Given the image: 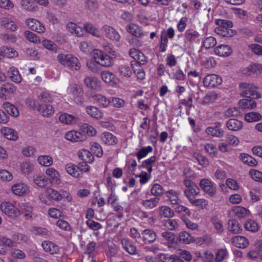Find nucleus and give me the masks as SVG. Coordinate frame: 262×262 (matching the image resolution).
<instances>
[{
  "mask_svg": "<svg viewBox=\"0 0 262 262\" xmlns=\"http://www.w3.org/2000/svg\"><path fill=\"white\" fill-rule=\"evenodd\" d=\"M100 138L102 142L107 145H113L118 142L117 137L110 132L103 133Z\"/></svg>",
  "mask_w": 262,
  "mask_h": 262,
  "instance_id": "16",
  "label": "nucleus"
},
{
  "mask_svg": "<svg viewBox=\"0 0 262 262\" xmlns=\"http://www.w3.org/2000/svg\"><path fill=\"white\" fill-rule=\"evenodd\" d=\"M200 185L201 188L209 195L212 196L215 194V184L210 180L206 179L201 180Z\"/></svg>",
  "mask_w": 262,
  "mask_h": 262,
  "instance_id": "6",
  "label": "nucleus"
},
{
  "mask_svg": "<svg viewBox=\"0 0 262 262\" xmlns=\"http://www.w3.org/2000/svg\"><path fill=\"white\" fill-rule=\"evenodd\" d=\"M93 100L103 107H107L111 103V100L100 94H93L91 96Z\"/></svg>",
  "mask_w": 262,
  "mask_h": 262,
  "instance_id": "25",
  "label": "nucleus"
},
{
  "mask_svg": "<svg viewBox=\"0 0 262 262\" xmlns=\"http://www.w3.org/2000/svg\"><path fill=\"white\" fill-rule=\"evenodd\" d=\"M184 192L185 196L190 202L199 193V188L197 186L193 185L192 187L185 189Z\"/></svg>",
  "mask_w": 262,
  "mask_h": 262,
  "instance_id": "31",
  "label": "nucleus"
},
{
  "mask_svg": "<svg viewBox=\"0 0 262 262\" xmlns=\"http://www.w3.org/2000/svg\"><path fill=\"white\" fill-rule=\"evenodd\" d=\"M102 31L105 36L111 40L118 41L120 39L118 32L108 25H104L102 28Z\"/></svg>",
  "mask_w": 262,
  "mask_h": 262,
  "instance_id": "7",
  "label": "nucleus"
},
{
  "mask_svg": "<svg viewBox=\"0 0 262 262\" xmlns=\"http://www.w3.org/2000/svg\"><path fill=\"white\" fill-rule=\"evenodd\" d=\"M8 73L11 79L14 82L17 83L21 82L22 78L17 68L13 67H11L8 71Z\"/></svg>",
  "mask_w": 262,
  "mask_h": 262,
  "instance_id": "32",
  "label": "nucleus"
},
{
  "mask_svg": "<svg viewBox=\"0 0 262 262\" xmlns=\"http://www.w3.org/2000/svg\"><path fill=\"white\" fill-rule=\"evenodd\" d=\"M79 158L85 161L86 163H91L93 161L94 157L89 150L86 149H82L79 151Z\"/></svg>",
  "mask_w": 262,
  "mask_h": 262,
  "instance_id": "44",
  "label": "nucleus"
},
{
  "mask_svg": "<svg viewBox=\"0 0 262 262\" xmlns=\"http://www.w3.org/2000/svg\"><path fill=\"white\" fill-rule=\"evenodd\" d=\"M232 210L236 216L239 219L244 217L248 213V210L242 206H235L233 208Z\"/></svg>",
  "mask_w": 262,
  "mask_h": 262,
  "instance_id": "62",
  "label": "nucleus"
},
{
  "mask_svg": "<svg viewBox=\"0 0 262 262\" xmlns=\"http://www.w3.org/2000/svg\"><path fill=\"white\" fill-rule=\"evenodd\" d=\"M152 150V147L151 146L143 147L136 153L135 155L138 160H140L146 157L149 153L151 152Z\"/></svg>",
  "mask_w": 262,
  "mask_h": 262,
  "instance_id": "41",
  "label": "nucleus"
},
{
  "mask_svg": "<svg viewBox=\"0 0 262 262\" xmlns=\"http://www.w3.org/2000/svg\"><path fill=\"white\" fill-rule=\"evenodd\" d=\"M1 24L3 27L11 31H15L17 29V26L15 22L8 18H2L1 21Z\"/></svg>",
  "mask_w": 262,
  "mask_h": 262,
  "instance_id": "37",
  "label": "nucleus"
},
{
  "mask_svg": "<svg viewBox=\"0 0 262 262\" xmlns=\"http://www.w3.org/2000/svg\"><path fill=\"white\" fill-rule=\"evenodd\" d=\"M11 190L15 195L20 196L27 195L30 191L29 187L23 183H18L13 185Z\"/></svg>",
  "mask_w": 262,
  "mask_h": 262,
  "instance_id": "10",
  "label": "nucleus"
},
{
  "mask_svg": "<svg viewBox=\"0 0 262 262\" xmlns=\"http://www.w3.org/2000/svg\"><path fill=\"white\" fill-rule=\"evenodd\" d=\"M261 118L260 114L256 112L247 113L245 116V120L248 122H252L259 121Z\"/></svg>",
  "mask_w": 262,
  "mask_h": 262,
  "instance_id": "57",
  "label": "nucleus"
},
{
  "mask_svg": "<svg viewBox=\"0 0 262 262\" xmlns=\"http://www.w3.org/2000/svg\"><path fill=\"white\" fill-rule=\"evenodd\" d=\"M102 79L106 83L111 85L117 84L118 79L116 75L111 72L104 71L101 74Z\"/></svg>",
  "mask_w": 262,
  "mask_h": 262,
  "instance_id": "14",
  "label": "nucleus"
},
{
  "mask_svg": "<svg viewBox=\"0 0 262 262\" xmlns=\"http://www.w3.org/2000/svg\"><path fill=\"white\" fill-rule=\"evenodd\" d=\"M241 160L246 164L252 167L257 166V161L249 155L245 153H242L239 156Z\"/></svg>",
  "mask_w": 262,
  "mask_h": 262,
  "instance_id": "33",
  "label": "nucleus"
},
{
  "mask_svg": "<svg viewBox=\"0 0 262 262\" xmlns=\"http://www.w3.org/2000/svg\"><path fill=\"white\" fill-rule=\"evenodd\" d=\"M120 75L124 77H130L132 75V70L128 65L122 64L118 68Z\"/></svg>",
  "mask_w": 262,
  "mask_h": 262,
  "instance_id": "45",
  "label": "nucleus"
},
{
  "mask_svg": "<svg viewBox=\"0 0 262 262\" xmlns=\"http://www.w3.org/2000/svg\"><path fill=\"white\" fill-rule=\"evenodd\" d=\"M156 232L152 229L148 228L142 230L141 239L145 244L153 243L157 238Z\"/></svg>",
  "mask_w": 262,
  "mask_h": 262,
  "instance_id": "11",
  "label": "nucleus"
},
{
  "mask_svg": "<svg viewBox=\"0 0 262 262\" xmlns=\"http://www.w3.org/2000/svg\"><path fill=\"white\" fill-rule=\"evenodd\" d=\"M245 229L252 232H255L258 230V224L254 220H249L244 224Z\"/></svg>",
  "mask_w": 262,
  "mask_h": 262,
  "instance_id": "49",
  "label": "nucleus"
},
{
  "mask_svg": "<svg viewBox=\"0 0 262 262\" xmlns=\"http://www.w3.org/2000/svg\"><path fill=\"white\" fill-rule=\"evenodd\" d=\"M93 57L94 60H97V62L103 67H111L113 64L112 58L101 50H94L93 51Z\"/></svg>",
  "mask_w": 262,
  "mask_h": 262,
  "instance_id": "3",
  "label": "nucleus"
},
{
  "mask_svg": "<svg viewBox=\"0 0 262 262\" xmlns=\"http://www.w3.org/2000/svg\"><path fill=\"white\" fill-rule=\"evenodd\" d=\"M239 87L244 90L241 93L243 97L252 99L260 97V94L256 91V87L252 84L243 82L239 84Z\"/></svg>",
  "mask_w": 262,
  "mask_h": 262,
  "instance_id": "2",
  "label": "nucleus"
},
{
  "mask_svg": "<svg viewBox=\"0 0 262 262\" xmlns=\"http://www.w3.org/2000/svg\"><path fill=\"white\" fill-rule=\"evenodd\" d=\"M84 28L86 32L90 33L93 36L98 38L101 37V34L99 30L93 24L86 23L84 25Z\"/></svg>",
  "mask_w": 262,
  "mask_h": 262,
  "instance_id": "42",
  "label": "nucleus"
},
{
  "mask_svg": "<svg viewBox=\"0 0 262 262\" xmlns=\"http://www.w3.org/2000/svg\"><path fill=\"white\" fill-rule=\"evenodd\" d=\"M216 44V39L212 36H209L205 38L202 42V45L206 50L213 48Z\"/></svg>",
  "mask_w": 262,
  "mask_h": 262,
  "instance_id": "51",
  "label": "nucleus"
},
{
  "mask_svg": "<svg viewBox=\"0 0 262 262\" xmlns=\"http://www.w3.org/2000/svg\"><path fill=\"white\" fill-rule=\"evenodd\" d=\"M159 200L160 199L157 197L143 200L142 201V205L146 209H151L158 205Z\"/></svg>",
  "mask_w": 262,
  "mask_h": 262,
  "instance_id": "34",
  "label": "nucleus"
},
{
  "mask_svg": "<svg viewBox=\"0 0 262 262\" xmlns=\"http://www.w3.org/2000/svg\"><path fill=\"white\" fill-rule=\"evenodd\" d=\"M222 79L219 75L212 74L206 76L203 79L205 87H214L221 84Z\"/></svg>",
  "mask_w": 262,
  "mask_h": 262,
  "instance_id": "8",
  "label": "nucleus"
},
{
  "mask_svg": "<svg viewBox=\"0 0 262 262\" xmlns=\"http://www.w3.org/2000/svg\"><path fill=\"white\" fill-rule=\"evenodd\" d=\"M33 181L35 184L39 187L43 188L49 184V180L44 176L39 174L34 175Z\"/></svg>",
  "mask_w": 262,
  "mask_h": 262,
  "instance_id": "36",
  "label": "nucleus"
},
{
  "mask_svg": "<svg viewBox=\"0 0 262 262\" xmlns=\"http://www.w3.org/2000/svg\"><path fill=\"white\" fill-rule=\"evenodd\" d=\"M85 111L88 115L96 119H102L103 117V113L97 107L94 106H88Z\"/></svg>",
  "mask_w": 262,
  "mask_h": 262,
  "instance_id": "27",
  "label": "nucleus"
},
{
  "mask_svg": "<svg viewBox=\"0 0 262 262\" xmlns=\"http://www.w3.org/2000/svg\"><path fill=\"white\" fill-rule=\"evenodd\" d=\"M200 34L193 28L187 29L184 34V40L185 43H193L200 41Z\"/></svg>",
  "mask_w": 262,
  "mask_h": 262,
  "instance_id": "4",
  "label": "nucleus"
},
{
  "mask_svg": "<svg viewBox=\"0 0 262 262\" xmlns=\"http://www.w3.org/2000/svg\"><path fill=\"white\" fill-rule=\"evenodd\" d=\"M38 162L44 166H49L53 163V158L49 156H41L37 159Z\"/></svg>",
  "mask_w": 262,
  "mask_h": 262,
  "instance_id": "56",
  "label": "nucleus"
},
{
  "mask_svg": "<svg viewBox=\"0 0 262 262\" xmlns=\"http://www.w3.org/2000/svg\"><path fill=\"white\" fill-rule=\"evenodd\" d=\"M47 193L51 199L60 201L62 199L61 194L57 190L52 188H49L47 190Z\"/></svg>",
  "mask_w": 262,
  "mask_h": 262,
  "instance_id": "63",
  "label": "nucleus"
},
{
  "mask_svg": "<svg viewBox=\"0 0 262 262\" xmlns=\"http://www.w3.org/2000/svg\"><path fill=\"white\" fill-rule=\"evenodd\" d=\"M20 211L27 218L32 216L33 208L28 203H23L20 204Z\"/></svg>",
  "mask_w": 262,
  "mask_h": 262,
  "instance_id": "39",
  "label": "nucleus"
},
{
  "mask_svg": "<svg viewBox=\"0 0 262 262\" xmlns=\"http://www.w3.org/2000/svg\"><path fill=\"white\" fill-rule=\"evenodd\" d=\"M59 121L66 124H73L77 122L78 117L68 113H62L59 116Z\"/></svg>",
  "mask_w": 262,
  "mask_h": 262,
  "instance_id": "22",
  "label": "nucleus"
},
{
  "mask_svg": "<svg viewBox=\"0 0 262 262\" xmlns=\"http://www.w3.org/2000/svg\"><path fill=\"white\" fill-rule=\"evenodd\" d=\"M190 202L193 206L197 207L200 209H204L206 208L208 204V201L204 199H193L190 201Z\"/></svg>",
  "mask_w": 262,
  "mask_h": 262,
  "instance_id": "55",
  "label": "nucleus"
},
{
  "mask_svg": "<svg viewBox=\"0 0 262 262\" xmlns=\"http://www.w3.org/2000/svg\"><path fill=\"white\" fill-rule=\"evenodd\" d=\"M67 172L71 176L75 178L81 177V170L80 167L75 164L70 163L67 164L65 166Z\"/></svg>",
  "mask_w": 262,
  "mask_h": 262,
  "instance_id": "15",
  "label": "nucleus"
},
{
  "mask_svg": "<svg viewBox=\"0 0 262 262\" xmlns=\"http://www.w3.org/2000/svg\"><path fill=\"white\" fill-rule=\"evenodd\" d=\"M123 248L129 254L135 255L137 253V248L133 242L127 238H123L121 240Z\"/></svg>",
  "mask_w": 262,
  "mask_h": 262,
  "instance_id": "13",
  "label": "nucleus"
},
{
  "mask_svg": "<svg viewBox=\"0 0 262 262\" xmlns=\"http://www.w3.org/2000/svg\"><path fill=\"white\" fill-rule=\"evenodd\" d=\"M58 62L71 70L78 71L80 69L81 64L78 59L70 54H59L57 56Z\"/></svg>",
  "mask_w": 262,
  "mask_h": 262,
  "instance_id": "1",
  "label": "nucleus"
},
{
  "mask_svg": "<svg viewBox=\"0 0 262 262\" xmlns=\"http://www.w3.org/2000/svg\"><path fill=\"white\" fill-rule=\"evenodd\" d=\"M167 73L170 78H173L178 81H184L186 79V75L179 67L173 73L172 77L169 72H167Z\"/></svg>",
  "mask_w": 262,
  "mask_h": 262,
  "instance_id": "47",
  "label": "nucleus"
},
{
  "mask_svg": "<svg viewBox=\"0 0 262 262\" xmlns=\"http://www.w3.org/2000/svg\"><path fill=\"white\" fill-rule=\"evenodd\" d=\"M4 107L5 111L10 115L13 117L19 116V113L18 108L10 102H6L4 103Z\"/></svg>",
  "mask_w": 262,
  "mask_h": 262,
  "instance_id": "38",
  "label": "nucleus"
},
{
  "mask_svg": "<svg viewBox=\"0 0 262 262\" xmlns=\"http://www.w3.org/2000/svg\"><path fill=\"white\" fill-rule=\"evenodd\" d=\"M215 32L223 37H230L235 34V31L229 28L221 29V27H216Z\"/></svg>",
  "mask_w": 262,
  "mask_h": 262,
  "instance_id": "46",
  "label": "nucleus"
},
{
  "mask_svg": "<svg viewBox=\"0 0 262 262\" xmlns=\"http://www.w3.org/2000/svg\"><path fill=\"white\" fill-rule=\"evenodd\" d=\"M84 83L90 89L98 91L101 89L100 82L95 77L88 76L85 77L84 79Z\"/></svg>",
  "mask_w": 262,
  "mask_h": 262,
  "instance_id": "17",
  "label": "nucleus"
},
{
  "mask_svg": "<svg viewBox=\"0 0 262 262\" xmlns=\"http://www.w3.org/2000/svg\"><path fill=\"white\" fill-rule=\"evenodd\" d=\"M2 211L6 215L11 217H17L19 211L15 206L9 202H4L1 204Z\"/></svg>",
  "mask_w": 262,
  "mask_h": 262,
  "instance_id": "5",
  "label": "nucleus"
},
{
  "mask_svg": "<svg viewBox=\"0 0 262 262\" xmlns=\"http://www.w3.org/2000/svg\"><path fill=\"white\" fill-rule=\"evenodd\" d=\"M37 109L42 113V115L45 117L51 116L53 115L54 112L53 107L48 104H40Z\"/></svg>",
  "mask_w": 262,
  "mask_h": 262,
  "instance_id": "30",
  "label": "nucleus"
},
{
  "mask_svg": "<svg viewBox=\"0 0 262 262\" xmlns=\"http://www.w3.org/2000/svg\"><path fill=\"white\" fill-rule=\"evenodd\" d=\"M215 53L219 56H228L232 53L231 48L227 45H221L214 49Z\"/></svg>",
  "mask_w": 262,
  "mask_h": 262,
  "instance_id": "21",
  "label": "nucleus"
},
{
  "mask_svg": "<svg viewBox=\"0 0 262 262\" xmlns=\"http://www.w3.org/2000/svg\"><path fill=\"white\" fill-rule=\"evenodd\" d=\"M226 126L230 130L238 131L243 128V122L235 119H230L227 122Z\"/></svg>",
  "mask_w": 262,
  "mask_h": 262,
  "instance_id": "29",
  "label": "nucleus"
},
{
  "mask_svg": "<svg viewBox=\"0 0 262 262\" xmlns=\"http://www.w3.org/2000/svg\"><path fill=\"white\" fill-rule=\"evenodd\" d=\"M228 257V253L226 249H219L216 253L215 260L216 262H222Z\"/></svg>",
  "mask_w": 262,
  "mask_h": 262,
  "instance_id": "53",
  "label": "nucleus"
},
{
  "mask_svg": "<svg viewBox=\"0 0 262 262\" xmlns=\"http://www.w3.org/2000/svg\"><path fill=\"white\" fill-rule=\"evenodd\" d=\"M126 30L133 35L140 38L144 35L142 29L135 24H130L126 26Z\"/></svg>",
  "mask_w": 262,
  "mask_h": 262,
  "instance_id": "24",
  "label": "nucleus"
},
{
  "mask_svg": "<svg viewBox=\"0 0 262 262\" xmlns=\"http://www.w3.org/2000/svg\"><path fill=\"white\" fill-rule=\"evenodd\" d=\"M25 22L30 29L38 33H43L46 31V28L44 25L34 18H28Z\"/></svg>",
  "mask_w": 262,
  "mask_h": 262,
  "instance_id": "9",
  "label": "nucleus"
},
{
  "mask_svg": "<svg viewBox=\"0 0 262 262\" xmlns=\"http://www.w3.org/2000/svg\"><path fill=\"white\" fill-rule=\"evenodd\" d=\"M228 230L233 234H237L241 229L238 223L234 220H231L228 222Z\"/></svg>",
  "mask_w": 262,
  "mask_h": 262,
  "instance_id": "50",
  "label": "nucleus"
},
{
  "mask_svg": "<svg viewBox=\"0 0 262 262\" xmlns=\"http://www.w3.org/2000/svg\"><path fill=\"white\" fill-rule=\"evenodd\" d=\"M239 105L243 108L252 109L256 106L255 101L252 98H246L239 101Z\"/></svg>",
  "mask_w": 262,
  "mask_h": 262,
  "instance_id": "35",
  "label": "nucleus"
},
{
  "mask_svg": "<svg viewBox=\"0 0 262 262\" xmlns=\"http://www.w3.org/2000/svg\"><path fill=\"white\" fill-rule=\"evenodd\" d=\"M1 132L3 136L9 140L16 141L18 139L17 132L11 128L3 127Z\"/></svg>",
  "mask_w": 262,
  "mask_h": 262,
  "instance_id": "19",
  "label": "nucleus"
},
{
  "mask_svg": "<svg viewBox=\"0 0 262 262\" xmlns=\"http://www.w3.org/2000/svg\"><path fill=\"white\" fill-rule=\"evenodd\" d=\"M1 49L2 57L6 56L8 58H13L17 57L18 55V52L11 47L4 46Z\"/></svg>",
  "mask_w": 262,
  "mask_h": 262,
  "instance_id": "40",
  "label": "nucleus"
},
{
  "mask_svg": "<svg viewBox=\"0 0 262 262\" xmlns=\"http://www.w3.org/2000/svg\"><path fill=\"white\" fill-rule=\"evenodd\" d=\"M161 214L164 217L171 218L174 216V211L169 207L163 206L159 208Z\"/></svg>",
  "mask_w": 262,
  "mask_h": 262,
  "instance_id": "59",
  "label": "nucleus"
},
{
  "mask_svg": "<svg viewBox=\"0 0 262 262\" xmlns=\"http://www.w3.org/2000/svg\"><path fill=\"white\" fill-rule=\"evenodd\" d=\"M206 133L208 135L216 137H222L224 135V131L221 128V123H217L214 126L208 127L206 129Z\"/></svg>",
  "mask_w": 262,
  "mask_h": 262,
  "instance_id": "20",
  "label": "nucleus"
},
{
  "mask_svg": "<svg viewBox=\"0 0 262 262\" xmlns=\"http://www.w3.org/2000/svg\"><path fill=\"white\" fill-rule=\"evenodd\" d=\"M233 245L239 248H245L249 245L248 239L243 236H235L231 238Z\"/></svg>",
  "mask_w": 262,
  "mask_h": 262,
  "instance_id": "18",
  "label": "nucleus"
},
{
  "mask_svg": "<svg viewBox=\"0 0 262 262\" xmlns=\"http://www.w3.org/2000/svg\"><path fill=\"white\" fill-rule=\"evenodd\" d=\"M16 91V88L10 84H5L0 88V98L1 99H6V96L8 94H11Z\"/></svg>",
  "mask_w": 262,
  "mask_h": 262,
  "instance_id": "26",
  "label": "nucleus"
},
{
  "mask_svg": "<svg viewBox=\"0 0 262 262\" xmlns=\"http://www.w3.org/2000/svg\"><path fill=\"white\" fill-rule=\"evenodd\" d=\"M41 245L46 252H50L52 254L57 253L59 252L58 246L50 241H43Z\"/></svg>",
  "mask_w": 262,
  "mask_h": 262,
  "instance_id": "28",
  "label": "nucleus"
},
{
  "mask_svg": "<svg viewBox=\"0 0 262 262\" xmlns=\"http://www.w3.org/2000/svg\"><path fill=\"white\" fill-rule=\"evenodd\" d=\"M151 193L155 196H160L163 194L164 190L163 187L159 184H154L151 188Z\"/></svg>",
  "mask_w": 262,
  "mask_h": 262,
  "instance_id": "58",
  "label": "nucleus"
},
{
  "mask_svg": "<svg viewBox=\"0 0 262 262\" xmlns=\"http://www.w3.org/2000/svg\"><path fill=\"white\" fill-rule=\"evenodd\" d=\"M180 193L176 190L170 189L166 192V196L172 205H179L181 203Z\"/></svg>",
  "mask_w": 262,
  "mask_h": 262,
  "instance_id": "23",
  "label": "nucleus"
},
{
  "mask_svg": "<svg viewBox=\"0 0 262 262\" xmlns=\"http://www.w3.org/2000/svg\"><path fill=\"white\" fill-rule=\"evenodd\" d=\"M91 150L98 157H101L103 155V150L101 146L97 142L91 143Z\"/></svg>",
  "mask_w": 262,
  "mask_h": 262,
  "instance_id": "64",
  "label": "nucleus"
},
{
  "mask_svg": "<svg viewBox=\"0 0 262 262\" xmlns=\"http://www.w3.org/2000/svg\"><path fill=\"white\" fill-rule=\"evenodd\" d=\"M168 43V38L166 37L164 32H161L160 45H159V51L161 53L165 52L167 48Z\"/></svg>",
  "mask_w": 262,
  "mask_h": 262,
  "instance_id": "48",
  "label": "nucleus"
},
{
  "mask_svg": "<svg viewBox=\"0 0 262 262\" xmlns=\"http://www.w3.org/2000/svg\"><path fill=\"white\" fill-rule=\"evenodd\" d=\"M46 173L51 177L52 180L58 184L60 182L59 179L60 174L59 172L53 167L48 168L46 169Z\"/></svg>",
  "mask_w": 262,
  "mask_h": 262,
  "instance_id": "43",
  "label": "nucleus"
},
{
  "mask_svg": "<svg viewBox=\"0 0 262 262\" xmlns=\"http://www.w3.org/2000/svg\"><path fill=\"white\" fill-rule=\"evenodd\" d=\"M179 239L180 242L185 244H189L193 241V237L186 231H182L179 234Z\"/></svg>",
  "mask_w": 262,
  "mask_h": 262,
  "instance_id": "52",
  "label": "nucleus"
},
{
  "mask_svg": "<svg viewBox=\"0 0 262 262\" xmlns=\"http://www.w3.org/2000/svg\"><path fill=\"white\" fill-rule=\"evenodd\" d=\"M21 6L24 9L30 12H35L37 9V7L35 4L30 0H22Z\"/></svg>",
  "mask_w": 262,
  "mask_h": 262,
  "instance_id": "54",
  "label": "nucleus"
},
{
  "mask_svg": "<svg viewBox=\"0 0 262 262\" xmlns=\"http://www.w3.org/2000/svg\"><path fill=\"white\" fill-rule=\"evenodd\" d=\"M24 35L29 41L32 42L37 44L40 43V38L35 33L30 31H26L24 32Z\"/></svg>",
  "mask_w": 262,
  "mask_h": 262,
  "instance_id": "60",
  "label": "nucleus"
},
{
  "mask_svg": "<svg viewBox=\"0 0 262 262\" xmlns=\"http://www.w3.org/2000/svg\"><path fill=\"white\" fill-rule=\"evenodd\" d=\"M64 138L71 142H77L85 140L86 137L80 132L72 130L65 134Z\"/></svg>",
  "mask_w": 262,
  "mask_h": 262,
  "instance_id": "12",
  "label": "nucleus"
},
{
  "mask_svg": "<svg viewBox=\"0 0 262 262\" xmlns=\"http://www.w3.org/2000/svg\"><path fill=\"white\" fill-rule=\"evenodd\" d=\"M134 73L136 75L138 79L143 80L145 78V73L141 66L139 65L134 66L133 63L131 64Z\"/></svg>",
  "mask_w": 262,
  "mask_h": 262,
  "instance_id": "61",
  "label": "nucleus"
}]
</instances>
